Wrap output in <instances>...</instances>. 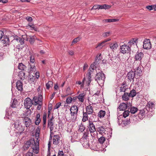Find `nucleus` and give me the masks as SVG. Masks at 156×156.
I'll list each match as a JSON object with an SVG mask.
<instances>
[{
    "mask_svg": "<svg viewBox=\"0 0 156 156\" xmlns=\"http://www.w3.org/2000/svg\"><path fill=\"white\" fill-rule=\"evenodd\" d=\"M39 144L38 141H36L35 142L34 138H31L24 142L22 149L24 151H26L30 147H31L32 149V151L34 153L37 154L38 153L39 150Z\"/></svg>",
    "mask_w": 156,
    "mask_h": 156,
    "instance_id": "obj_1",
    "label": "nucleus"
},
{
    "mask_svg": "<svg viewBox=\"0 0 156 156\" xmlns=\"http://www.w3.org/2000/svg\"><path fill=\"white\" fill-rule=\"evenodd\" d=\"M105 77L104 74L102 71L100 70L97 73L94 77V79L99 85L102 84L104 83Z\"/></svg>",
    "mask_w": 156,
    "mask_h": 156,
    "instance_id": "obj_2",
    "label": "nucleus"
},
{
    "mask_svg": "<svg viewBox=\"0 0 156 156\" xmlns=\"http://www.w3.org/2000/svg\"><path fill=\"white\" fill-rule=\"evenodd\" d=\"M101 54H100L98 55L96 57L94 62H93L90 66V67L93 70H94V68L95 67L96 69V70L97 72L96 66L98 65L101 60Z\"/></svg>",
    "mask_w": 156,
    "mask_h": 156,
    "instance_id": "obj_3",
    "label": "nucleus"
},
{
    "mask_svg": "<svg viewBox=\"0 0 156 156\" xmlns=\"http://www.w3.org/2000/svg\"><path fill=\"white\" fill-rule=\"evenodd\" d=\"M89 125H88V128L89 130L91 133V136L93 137H95L94 133V132H96V133L97 132L96 131V129L95 127V125L93 123V122L92 121H90V120H88Z\"/></svg>",
    "mask_w": 156,
    "mask_h": 156,
    "instance_id": "obj_4",
    "label": "nucleus"
},
{
    "mask_svg": "<svg viewBox=\"0 0 156 156\" xmlns=\"http://www.w3.org/2000/svg\"><path fill=\"white\" fill-rule=\"evenodd\" d=\"M120 52L124 54L128 53L130 51L129 46L125 44L120 46Z\"/></svg>",
    "mask_w": 156,
    "mask_h": 156,
    "instance_id": "obj_5",
    "label": "nucleus"
},
{
    "mask_svg": "<svg viewBox=\"0 0 156 156\" xmlns=\"http://www.w3.org/2000/svg\"><path fill=\"white\" fill-rule=\"evenodd\" d=\"M24 105L25 108L27 109H29L30 108L33 104L32 101L29 98H27L25 99L24 101Z\"/></svg>",
    "mask_w": 156,
    "mask_h": 156,
    "instance_id": "obj_6",
    "label": "nucleus"
},
{
    "mask_svg": "<svg viewBox=\"0 0 156 156\" xmlns=\"http://www.w3.org/2000/svg\"><path fill=\"white\" fill-rule=\"evenodd\" d=\"M138 117L140 119H142L145 117L146 115L147 114L148 111L147 108H144L143 109L138 111Z\"/></svg>",
    "mask_w": 156,
    "mask_h": 156,
    "instance_id": "obj_7",
    "label": "nucleus"
},
{
    "mask_svg": "<svg viewBox=\"0 0 156 156\" xmlns=\"http://www.w3.org/2000/svg\"><path fill=\"white\" fill-rule=\"evenodd\" d=\"M151 44L150 39H146L143 41V47L144 49H149L151 48Z\"/></svg>",
    "mask_w": 156,
    "mask_h": 156,
    "instance_id": "obj_8",
    "label": "nucleus"
},
{
    "mask_svg": "<svg viewBox=\"0 0 156 156\" xmlns=\"http://www.w3.org/2000/svg\"><path fill=\"white\" fill-rule=\"evenodd\" d=\"M1 41L3 44V46H7L9 41L8 36L1 37Z\"/></svg>",
    "mask_w": 156,
    "mask_h": 156,
    "instance_id": "obj_9",
    "label": "nucleus"
},
{
    "mask_svg": "<svg viewBox=\"0 0 156 156\" xmlns=\"http://www.w3.org/2000/svg\"><path fill=\"white\" fill-rule=\"evenodd\" d=\"M135 72L133 71H131L128 73L127 75L128 79L130 82L132 81L133 82L135 76Z\"/></svg>",
    "mask_w": 156,
    "mask_h": 156,
    "instance_id": "obj_10",
    "label": "nucleus"
},
{
    "mask_svg": "<svg viewBox=\"0 0 156 156\" xmlns=\"http://www.w3.org/2000/svg\"><path fill=\"white\" fill-rule=\"evenodd\" d=\"M17 41L18 42H19L21 44H23L24 43V41L23 38L21 37H19L18 36H16L14 37V39L12 40L13 42Z\"/></svg>",
    "mask_w": 156,
    "mask_h": 156,
    "instance_id": "obj_11",
    "label": "nucleus"
},
{
    "mask_svg": "<svg viewBox=\"0 0 156 156\" xmlns=\"http://www.w3.org/2000/svg\"><path fill=\"white\" fill-rule=\"evenodd\" d=\"M154 105L152 102H148L145 108H147L148 110V111L152 112L153 111V109H154Z\"/></svg>",
    "mask_w": 156,
    "mask_h": 156,
    "instance_id": "obj_12",
    "label": "nucleus"
},
{
    "mask_svg": "<svg viewBox=\"0 0 156 156\" xmlns=\"http://www.w3.org/2000/svg\"><path fill=\"white\" fill-rule=\"evenodd\" d=\"M23 121L26 127L27 128L29 127L30 125L32 123V121L29 117L23 119Z\"/></svg>",
    "mask_w": 156,
    "mask_h": 156,
    "instance_id": "obj_13",
    "label": "nucleus"
},
{
    "mask_svg": "<svg viewBox=\"0 0 156 156\" xmlns=\"http://www.w3.org/2000/svg\"><path fill=\"white\" fill-rule=\"evenodd\" d=\"M127 108L129 109V104L127 105L125 103H122L120 104L119 107V110L120 111L125 110Z\"/></svg>",
    "mask_w": 156,
    "mask_h": 156,
    "instance_id": "obj_14",
    "label": "nucleus"
},
{
    "mask_svg": "<svg viewBox=\"0 0 156 156\" xmlns=\"http://www.w3.org/2000/svg\"><path fill=\"white\" fill-rule=\"evenodd\" d=\"M23 83L20 80H18L16 83V86L17 89L18 90L22 91L23 90Z\"/></svg>",
    "mask_w": 156,
    "mask_h": 156,
    "instance_id": "obj_15",
    "label": "nucleus"
},
{
    "mask_svg": "<svg viewBox=\"0 0 156 156\" xmlns=\"http://www.w3.org/2000/svg\"><path fill=\"white\" fill-rule=\"evenodd\" d=\"M144 56V54L141 52H137L135 55V58L136 61H140Z\"/></svg>",
    "mask_w": 156,
    "mask_h": 156,
    "instance_id": "obj_16",
    "label": "nucleus"
},
{
    "mask_svg": "<svg viewBox=\"0 0 156 156\" xmlns=\"http://www.w3.org/2000/svg\"><path fill=\"white\" fill-rule=\"evenodd\" d=\"M80 141L84 147L87 148L90 147L88 139H84L83 140V139H80Z\"/></svg>",
    "mask_w": 156,
    "mask_h": 156,
    "instance_id": "obj_17",
    "label": "nucleus"
},
{
    "mask_svg": "<svg viewBox=\"0 0 156 156\" xmlns=\"http://www.w3.org/2000/svg\"><path fill=\"white\" fill-rule=\"evenodd\" d=\"M60 140V137L58 135H55L53 136V143L55 145H58Z\"/></svg>",
    "mask_w": 156,
    "mask_h": 156,
    "instance_id": "obj_18",
    "label": "nucleus"
},
{
    "mask_svg": "<svg viewBox=\"0 0 156 156\" xmlns=\"http://www.w3.org/2000/svg\"><path fill=\"white\" fill-rule=\"evenodd\" d=\"M86 112L88 115L92 114L93 113H94L93 112V107L92 106H91L90 104L86 107Z\"/></svg>",
    "mask_w": 156,
    "mask_h": 156,
    "instance_id": "obj_19",
    "label": "nucleus"
},
{
    "mask_svg": "<svg viewBox=\"0 0 156 156\" xmlns=\"http://www.w3.org/2000/svg\"><path fill=\"white\" fill-rule=\"evenodd\" d=\"M109 47L110 48L114 51L115 50L119 47V45L116 42H114L113 43H111L109 45Z\"/></svg>",
    "mask_w": 156,
    "mask_h": 156,
    "instance_id": "obj_20",
    "label": "nucleus"
},
{
    "mask_svg": "<svg viewBox=\"0 0 156 156\" xmlns=\"http://www.w3.org/2000/svg\"><path fill=\"white\" fill-rule=\"evenodd\" d=\"M129 108H130V112L132 114H134L136 112H138V108L134 106H132L130 103H129Z\"/></svg>",
    "mask_w": 156,
    "mask_h": 156,
    "instance_id": "obj_21",
    "label": "nucleus"
},
{
    "mask_svg": "<svg viewBox=\"0 0 156 156\" xmlns=\"http://www.w3.org/2000/svg\"><path fill=\"white\" fill-rule=\"evenodd\" d=\"M138 40L137 38H133L131 39L128 43L129 46L130 48L132 45L136 44V41Z\"/></svg>",
    "mask_w": 156,
    "mask_h": 156,
    "instance_id": "obj_22",
    "label": "nucleus"
},
{
    "mask_svg": "<svg viewBox=\"0 0 156 156\" xmlns=\"http://www.w3.org/2000/svg\"><path fill=\"white\" fill-rule=\"evenodd\" d=\"M78 107L76 105L72 106L70 109V113H78Z\"/></svg>",
    "mask_w": 156,
    "mask_h": 156,
    "instance_id": "obj_23",
    "label": "nucleus"
},
{
    "mask_svg": "<svg viewBox=\"0 0 156 156\" xmlns=\"http://www.w3.org/2000/svg\"><path fill=\"white\" fill-rule=\"evenodd\" d=\"M130 96L129 93H124L122 96V98L123 100L127 101L129 99Z\"/></svg>",
    "mask_w": 156,
    "mask_h": 156,
    "instance_id": "obj_24",
    "label": "nucleus"
},
{
    "mask_svg": "<svg viewBox=\"0 0 156 156\" xmlns=\"http://www.w3.org/2000/svg\"><path fill=\"white\" fill-rule=\"evenodd\" d=\"M77 113H70V120L72 121L73 122L75 121L76 119Z\"/></svg>",
    "mask_w": 156,
    "mask_h": 156,
    "instance_id": "obj_25",
    "label": "nucleus"
},
{
    "mask_svg": "<svg viewBox=\"0 0 156 156\" xmlns=\"http://www.w3.org/2000/svg\"><path fill=\"white\" fill-rule=\"evenodd\" d=\"M16 114V112H13L11 114V115H9V113L7 111H6V114L5 118H8L9 119H11V117L13 116L14 115H15Z\"/></svg>",
    "mask_w": 156,
    "mask_h": 156,
    "instance_id": "obj_26",
    "label": "nucleus"
},
{
    "mask_svg": "<svg viewBox=\"0 0 156 156\" xmlns=\"http://www.w3.org/2000/svg\"><path fill=\"white\" fill-rule=\"evenodd\" d=\"M97 131L99 133L103 135L105 131V128L102 126H99L97 129Z\"/></svg>",
    "mask_w": 156,
    "mask_h": 156,
    "instance_id": "obj_27",
    "label": "nucleus"
},
{
    "mask_svg": "<svg viewBox=\"0 0 156 156\" xmlns=\"http://www.w3.org/2000/svg\"><path fill=\"white\" fill-rule=\"evenodd\" d=\"M18 105V103L17 100L14 99L13 100L12 105L10 106L12 108H16L17 107Z\"/></svg>",
    "mask_w": 156,
    "mask_h": 156,
    "instance_id": "obj_28",
    "label": "nucleus"
},
{
    "mask_svg": "<svg viewBox=\"0 0 156 156\" xmlns=\"http://www.w3.org/2000/svg\"><path fill=\"white\" fill-rule=\"evenodd\" d=\"M119 20V19H107L103 20L104 22L111 23L118 21Z\"/></svg>",
    "mask_w": 156,
    "mask_h": 156,
    "instance_id": "obj_29",
    "label": "nucleus"
},
{
    "mask_svg": "<svg viewBox=\"0 0 156 156\" xmlns=\"http://www.w3.org/2000/svg\"><path fill=\"white\" fill-rule=\"evenodd\" d=\"M85 95L84 93H81L77 96L79 100L81 102H83L84 101V96Z\"/></svg>",
    "mask_w": 156,
    "mask_h": 156,
    "instance_id": "obj_30",
    "label": "nucleus"
},
{
    "mask_svg": "<svg viewBox=\"0 0 156 156\" xmlns=\"http://www.w3.org/2000/svg\"><path fill=\"white\" fill-rule=\"evenodd\" d=\"M129 94L130 97L133 98L136 95V91L135 90L133 89L130 91V93H129Z\"/></svg>",
    "mask_w": 156,
    "mask_h": 156,
    "instance_id": "obj_31",
    "label": "nucleus"
},
{
    "mask_svg": "<svg viewBox=\"0 0 156 156\" xmlns=\"http://www.w3.org/2000/svg\"><path fill=\"white\" fill-rule=\"evenodd\" d=\"M26 67L22 63H19L18 66V69L21 70H24Z\"/></svg>",
    "mask_w": 156,
    "mask_h": 156,
    "instance_id": "obj_32",
    "label": "nucleus"
},
{
    "mask_svg": "<svg viewBox=\"0 0 156 156\" xmlns=\"http://www.w3.org/2000/svg\"><path fill=\"white\" fill-rule=\"evenodd\" d=\"M7 31L4 29H2L1 30V37H4V36H7Z\"/></svg>",
    "mask_w": 156,
    "mask_h": 156,
    "instance_id": "obj_33",
    "label": "nucleus"
},
{
    "mask_svg": "<svg viewBox=\"0 0 156 156\" xmlns=\"http://www.w3.org/2000/svg\"><path fill=\"white\" fill-rule=\"evenodd\" d=\"M88 114L86 112H83V118L82 121L85 122L88 119Z\"/></svg>",
    "mask_w": 156,
    "mask_h": 156,
    "instance_id": "obj_34",
    "label": "nucleus"
},
{
    "mask_svg": "<svg viewBox=\"0 0 156 156\" xmlns=\"http://www.w3.org/2000/svg\"><path fill=\"white\" fill-rule=\"evenodd\" d=\"M40 132V129L39 127H37L35 133V136L36 139H37H37L39 136V134Z\"/></svg>",
    "mask_w": 156,
    "mask_h": 156,
    "instance_id": "obj_35",
    "label": "nucleus"
},
{
    "mask_svg": "<svg viewBox=\"0 0 156 156\" xmlns=\"http://www.w3.org/2000/svg\"><path fill=\"white\" fill-rule=\"evenodd\" d=\"M105 114V112L103 110H101L98 114V117L101 118L104 117Z\"/></svg>",
    "mask_w": 156,
    "mask_h": 156,
    "instance_id": "obj_36",
    "label": "nucleus"
},
{
    "mask_svg": "<svg viewBox=\"0 0 156 156\" xmlns=\"http://www.w3.org/2000/svg\"><path fill=\"white\" fill-rule=\"evenodd\" d=\"M25 74L24 72L21 71L19 72L18 76L21 80H23L25 77Z\"/></svg>",
    "mask_w": 156,
    "mask_h": 156,
    "instance_id": "obj_37",
    "label": "nucleus"
},
{
    "mask_svg": "<svg viewBox=\"0 0 156 156\" xmlns=\"http://www.w3.org/2000/svg\"><path fill=\"white\" fill-rule=\"evenodd\" d=\"M85 129V127L84 126L81 124L79 127L78 131L79 132H83Z\"/></svg>",
    "mask_w": 156,
    "mask_h": 156,
    "instance_id": "obj_38",
    "label": "nucleus"
},
{
    "mask_svg": "<svg viewBox=\"0 0 156 156\" xmlns=\"http://www.w3.org/2000/svg\"><path fill=\"white\" fill-rule=\"evenodd\" d=\"M141 68V67L139 66L137 67L136 69L135 70L134 69V72L135 73L136 72L137 74L140 75L142 73V71Z\"/></svg>",
    "mask_w": 156,
    "mask_h": 156,
    "instance_id": "obj_39",
    "label": "nucleus"
},
{
    "mask_svg": "<svg viewBox=\"0 0 156 156\" xmlns=\"http://www.w3.org/2000/svg\"><path fill=\"white\" fill-rule=\"evenodd\" d=\"M85 79V78H84L83 80L81 82L80 81H78L76 82V83L78 84L79 85H81V87L83 88L84 87V81Z\"/></svg>",
    "mask_w": 156,
    "mask_h": 156,
    "instance_id": "obj_40",
    "label": "nucleus"
},
{
    "mask_svg": "<svg viewBox=\"0 0 156 156\" xmlns=\"http://www.w3.org/2000/svg\"><path fill=\"white\" fill-rule=\"evenodd\" d=\"M35 77L32 75L30 74L29 76V80L31 82H34L35 80Z\"/></svg>",
    "mask_w": 156,
    "mask_h": 156,
    "instance_id": "obj_41",
    "label": "nucleus"
},
{
    "mask_svg": "<svg viewBox=\"0 0 156 156\" xmlns=\"http://www.w3.org/2000/svg\"><path fill=\"white\" fill-rule=\"evenodd\" d=\"M91 70L89 69V71L88 72V73L87 75V77L88 79L89 80V81H90V82L91 80Z\"/></svg>",
    "mask_w": 156,
    "mask_h": 156,
    "instance_id": "obj_42",
    "label": "nucleus"
},
{
    "mask_svg": "<svg viewBox=\"0 0 156 156\" xmlns=\"http://www.w3.org/2000/svg\"><path fill=\"white\" fill-rule=\"evenodd\" d=\"M33 100L34 101V105H36L38 104L39 102V100L37 96H34L33 98Z\"/></svg>",
    "mask_w": 156,
    "mask_h": 156,
    "instance_id": "obj_43",
    "label": "nucleus"
},
{
    "mask_svg": "<svg viewBox=\"0 0 156 156\" xmlns=\"http://www.w3.org/2000/svg\"><path fill=\"white\" fill-rule=\"evenodd\" d=\"M130 119L129 120L127 119H124L122 121V123L124 124V125L126 126L129 124L130 122Z\"/></svg>",
    "mask_w": 156,
    "mask_h": 156,
    "instance_id": "obj_44",
    "label": "nucleus"
},
{
    "mask_svg": "<svg viewBox=\"0 0 156 156\" xmlns=\"http://www.w3.org/2000/svg\"><path fill=\"white\" fill-rule=\"evenodd\" d=\"M31 29V30H34L35 31H37V28H35L34 27V24H32L31 23L29 24L28 25V26Z\"/></svg>",
    "mask_w": 156,
    "mask_h": 156,
    "instance_id": "obj_45",
    "label": "nucleus"
},
{
    "mask_svg": "<svg viewBox=\"0 0 156 156\" xmlns=\"http://www.w3.org/2000/svg\"><path fill=\"white\" fill-rule=\"evenodd\" d=\"M119 89V91L120 92H125L126 90L127 89V88L126 87V85L125 86H124L122 87H120Z\"/></svg>",
    "mask_w": 156,
    "mask_h": 156,
    "instance_id": "obj_46",
    "label": "nucleus"
},
{
    "mask_svg": "<svg viewBox=\"0 0 156 156\" xmlns=\"http://www.w3.org/2000/svg\"><path fill=\"white\" fill-rule=\"evenodd\" d=\"M57 156H68L66 154H65L62 151H59Z\"/></svg>",
    "mask_w": 156,
    "mask_h": 156,
    "instance_id": "obj_47",
    "label": "nucleus"
},
{
    "mask_svg": "<svg viewBox=\"0 0 156 156\" xmlns=\"http://www.w3.org/2000/svg\"><path fill=\"white\" fill-rule=\"evenodd\" d=\"M130 112L129 111H125L123 113V116L124 118L128 116L129 113Z\"/></svg>",
    "mask_w": 156,
    "mask_h": 156,
    "instance_id": "obj_48",
    "label": "nucleus"
},
{
    "mask_svg": "<svg viewBox=\"0 0 156 156\" xmlns=\"http://www.w3.org/2000/svg\"><path fill=\"white\" fill-rule=\"evenodd\" d=\"M105 137L101 136L98 139V141L101 144H103L105 141Z\"/></svg>",
    "mask_w": 156,
    "mask_h": 156,
    "instance_id": "obj_49",
    "label": "nucleus"
},
{
    "mask_svg": "<svg viewBox=\"0 0 156 156\" xmlns=\"http://www.w3.org/2000/svg\"><path fill=\"white\" fill-rule=\"evenodd\" d=\"M80 40V38L79 37L75 38L73 40L71 44V45H72L74 43H76L79 41Z\"/></svg>",
    "mask_w": 156,
    "mask_h": 156,
    "instance_id": "obj_50",
    "label": "nucleus"
},
{
    "mask_svg": "<svg viewBox=\"0 0 156 156\" xmlns=\"http://www.w3.org/2000/svg\"><path fill=\"white\" fill-rule=\"evenodd\" d=\"M35 36H32V37H30L29 39V42L31 44H33L35 41Z\"/></svg>",
    "mask_w": 156,
    "mask_h": 156,
    "instance_id": "obj_51",
    "label": "nucleus"
},
{
    "mask_svg": "<svg viewBox=\"0 0 156 156\" xmlns=\"http://www.w3.org/2000/svg\"><path fill=\"white\" fill-rule=\"evenodd\" d=\"M30 72L32 73L33 72H35L36 70V67L35 66L33 65L32 66L30 65Z\"/></svg>",
    "mask_w": 156,
    "mask_h": 156,
    "instance_id": "obj_52",
    "label": "nucleus"
},
{
    "mask_svg": "<svg viewBox=\"0 0 156 156\" xmlns=\"http://www.w3.org/2000/svg\"><path fill=\"white\" fill-rule=\"evenodd\" d=\"M30 61L32 63H34L35 61L34 56V55H31L30 57Z\"/></svg>",
    "mask_w": 156,
    "mask_h": 156,
    "instance_id": "obj_53",
    "label": "nucleus"
},
{
    "mask_svg": "<svg viewBox=\"0 0 156 156\" xmlns=\"http://www.w3.org/2000/svg\"><path fill=\"white\" fill-rule=\"evenodd\" d=\"M38 98L39 100V103H42V101L43 99V97L42 95L41 94V93L39 94H38Z\"/></svg>",
    "mask_w": 156,
    "mask_h": 156,
    "instance_id": "obj_54",
    "label": "nucleus"
},
{
    "mask_svg": "<svg viewBox=\"0 0 156 156\" xmlns=\"http://www.w3.org/2000/svg\"><path fill=\"white\" fill-rule=\"evenodd\" d=\"M72 101V98L71 97H68L66 99V102L68 104L71 103Z\"/></svg>",
    "mask_w": 156,
    "mask_h": 156,
    "instance_id": "obj_55",
    "label": "nucleus"
},
{
    "mask_svg": "<svg viewBox=\"0 0 156 156\" xmlns=\"http://www.w3.org/2000/svg\"><path fill=\"white\" fill-rule=\"evenodd\" d=\"M66 93L67 95H71L72 94V93L70 92V88L69 87H68L66 91Z\"/></svg>",
    "mask_w": 156,
    "mask_h": 156,
    "instance_id": "obj_56",
    "label": "nucleus"
},
{
    "mask_svg": "<svg viewBox=\"0 0 156 156\" xmlns=\"http://www.w3.org/2000/svg\"><path fill=\"white\" fill-rule=\"evenodd\" d=\"M31 110L30 109H28L25 113V114L26 116L27 117V116L31 114Z\"/></svg>",
    "mask_w": 156,
    "mask_h": 156,
    "instance_id": "obj_57",
    "label": "nucleus"
},
{
    "mask_svg": "<svg viewBox=\"0 0 156 156\" xmlns=\"http://www.w3.org/2000/svg\"><path fill=\"white\" fill-rule=\"evenodd\" d=\"M110 32H105L102 34V35L104 37H106L109 36Z\"/></svg>",
    "mask_w": 156,
    "mask_h": 156,
    "instance_id": "obj_58",
    "label": "nucleus"
},
{
    "mask_svg": "<svg viewBox=\"0 0 156 156\" xmlns=\"http://www.w3.org/2000/svg\"><path fill=\"white\" fill-rule=\"evenodd\" d=\"M103 9H109L111 7L110 5L106 4H104L103 5Z\"/></svg>",
    "mask_w": 156,
    "mask_h": 156,
    "instance_id": "obj_59",
    "label": "nucleus"
},
{
    "mask_svg": "<svg viewBox=\"0 0 156 156\" xmlns=\"http://www.w3.org/2000/svg\"><path fill=\"white\" fill-rule=\"evenodd\" d=\"M14 127L16 129H17L18 128V127L20 125L19 122H15L14 123Z\"/></svg>",
    "mask_w": 156,
    "mask_h": 156,
    "instance_id": "obj_60",
    "label": "nucleus"
},
{
    "mask_svg": "<svg viewBox=\"0 0 156 156\" xmlns=\"http://www.w3.org/2000/svg\"><path fill=\"white\" fill-rule=\"evenodd\" d=\"M25 156H33V153L29 151L26 154Z\"/></svg>",
    "mask_w": 156,
    "mask_h": 156,
    "instance_id": "obj_61",
    "label": "nucleus"
},
{
    "mask_svg": "<svg viewBox=\"0 0 156 156\" xmlns=\"http://www.w3.org/2000/svg\"><path fill=\"white\" fill-rule=\"evenodd\" d=\"M61 104V103L58 102L57 103L55 106V109H57L59 107Z\"/></svg>",
    "mask_w": 156,
    "mask_h": 156,
    "instance_id": "obj_62",
    "label": "nucleus"
},
{
    "mask_svg": "<svg viewBox=\"0 0 156 156\" xmlns=\"http://www.w3.org/2000/svg\"><path fill=\"white\" fill-rule=\"evenodd\" d=\"M54 123L52 121H48V126H53Z\"/></svg>",
    "mask_w": 156,
    "mask_h": 156,
    "instance_id": "obj_63",
    "label": "nucleus"
},
{
    "mask_svg": "<svg viewBox=\"0 0 156 156\" xmlns=\"http://www.w3.org/2000/svg\"><path fill=\"white\" fill-rule=\"evenodd\" d=\"M41 119H36L35 121V124L36 125H38L40 123Z\"/></svg>",
    "mask_w": 156,
    "mask_h": 156,
    "instance_id": "obj_64",
    "label": "nucleus"
}]
</instances>
